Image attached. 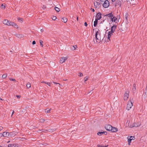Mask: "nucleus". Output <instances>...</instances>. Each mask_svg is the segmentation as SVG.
I'll return each mask as SVG.
<instances>
[{
	"mask_svg": "<svg viewBox=\"0 0 147 147\" xmlns=\"http://www.w3.org/2000/svg\"><path fill=\"white\" fill-rule=\"evenodd\" d=\"M51 109H49V110H47V111H46L47 109H45V112L47 113H50V111H51Z\"/></svg>",
	"mask_w": 147,
	"mask_h": 147,
	"instance_id": "nucleus-37",
	"label": "nucleus"
},
{
	"mask_svg": "<svg viewBox=\"0 0 147 147\" xmlns=\"http://www.w3.org/2000/svg\"><path fill=\"white\" fill-rule=\"evenodd\" d=\"M136 85L135 84H133V88L132 89V91L133 93H134L136 92Z\"/></svg>",
	"mask_w": 147,
	"mask_h": 147,
	"instance_id": "nucleus-18",
	"label": "nucleus"
},
{
	"mask_svg": "<svg viewBox=\"0 0 147 147\" xmlns=\"http://www.w3.org/2000/svg\"><path fill=\"white\" fill-rule=\"evenodd\" d=\"M62 21L64 23H66L67 21V19L66 18L64 17L62 18Z\"/></svg>",
	"mask_w": 147,
	"mask_h": 147,
	"instance_id": "nucleus-19",
	"label": "nucleus"
},
{
	"mask_svg": "<svg viewBox=\"0 0 147 147\" xmlns=\"http://www.w3.org/2000/svg\"><path fill=\"white\" fill-rule=\"evenodd\" d=\"M108 146V145L105 146H102V145H98V147H107Z\"/></svg>",
	"mask_w": 147,
	"mask_h": 147,
	"instance_id": "nucleus-38",
	"label": "nucleus"
},
{
	"mask_svg": "<svg viewBox=\"0 0 147 147\" xmlns=\"http://www.w3.org/2000/svg\"><path fill=\"white\" fill-rule=\"evenodd\" d=\"M103 134L106 135L107 134V133L106 131H103Z\"/></svg>",
	"mask_w": 147,
	"mask_h": 147,
	"instance_id": "nucleus-47",
	"label": "nucleus"
},
{
	"mask_svg": "<svg viewBox=\"0 0 147 147\" xmlns=\"http://www.w3.org/2000/svg\"><path fill=\"white\" fill-rule=\"evenodd\" d=\"M56 18H57L55 16H53L52 17V19L53 20H56Z\"/></svg>",
	"mask_w": 147,
	"mask_h": 147,
	"instance_id": "nucleus-41",
	"label": "nucleus"
},
{
	"mask_svg": "<svg viewBox=\"0 0 147 147\" xmlns=\"http://www.w3.org/2000/svg\"><path fill=\"white\" fill-rule=\"evenodd\" d=\"M67 59V58L66 57L61 58L60 60V63H63V62H65Z\"/></svg>",
	"mask_w": 147,
	"mask_h": 147,
	"instance_id": "nucleus-10",
	"label": "nucleus"
},
{
	"mask_svg": "<svg viewBox=\"0 0 147 147\" xmlns=\"http://www.w3.org/2000/svg\"><path fill=\"white\" fill-rule=\"evenodd\" d=\"M116 27L117 26L116 25H114L113 26L111 27V30L110 31L114 32Z\"/></svg>",
	"mask_w": 147,
	"mask_h": 147,
	"instance_id": "nucleus-8",
	"label": "nucleus"
},
{
	"mask_svg": "<svg viewBox=\"0 0 147 147\" xmlns=\"http://www.w3.org/2000/svg\"><path fill=\"white\" fill-rule=\"evenodd\" d=\"M16 133L14 131L11 133H9V137L14 136L16 134Z\"/></svg>",
	"mask_w": 147,
	"mask_h": 147,
	"instance_id": "nucleus-17",
	"label": "nucleus"
},
{
	"mask_svg": "<svg viewBox=\"0 0 147 147\" xmlns=\"http://www.w3.org/2000/svg\"><path fill=\"white\" fill-rule=\"evenodd\" d=\"M41 130H42V132H46L47 131H48V130L47 129H43Z\"/></svg>",
	"mask_w": 147,
	"mask_h": 147,
	"instance_id": "nucleus-43",
	"label": "nucleus"
},
{
	"mask_svg": "<svg viewBox=\"0 0 147 147\" xmlns=\"http://www.w3.org/2000/svg\"><path fill=\"white\" fill-rule=\"evenodd\" d=\"M144 96H145V97L147 98V87L146 88V90H145V92H144Z\"/></svg>",
	"mask_w": 147,
	"mask_h": 147,
	"instance_id": "nucleus-29",
	"label": "nucleus"
},
{
	"mask_svg": "<svg viewBox=\"0 0 147 147\" xmlns=\"http://www.w3.org/2000/svg\"><path fill=\"white\" fill-rule=\"evenodd\" d=\"M100 34L98 31H97L96 33L95 37L93 41L95 43L99 42L100 41Z\"/></svg>",
	"mask_w": 147,
	"mask_h": 147,
	"instance_id": "nucleus-1",
	"label": "nucleus"
},
{
	"mask_svg": "<svg viewBox=\"0 0 147 147\" xmlns=\"http://www.w3.org/2000/svg\"><path fill=\"white\" fill-rule=\"evenodd\" d=\"M129 92H127L124 94V100H127L129 96Z\"/></svg>",
	"mask_w": 147,
	"mask_h": 147,
	"instance_id": "nucleus-6",
	"label": "nucleus"
},
{
	"mask_svg": "<svg viewBox=\"0 0 147 147\" xmlns=\"http://www.w3.org/2000/svg\"><path fill=\"white\" fill-rule=\"evenodd\" d=\"M115 0H111L113 2H114L115 1Z\"/></svg>",
	"mask_w": 147,
	"mask_h": 147,
	"instance_id": "nucleus-56",
	"label": "nucleus"
},
{
	"mask_svg": "<svg viewBox=\"0 0 147 147\" xmlns=\"http://www.w3.org/2000/svg\"><path fill=\"white\" fill-rule=\"evenodd\" d=\"M106 0H100V1H101V2H104V1H106Z\"/></svg>",
	"mask_w": 147,
	"mask_h": 147,
	"instance_id": "nucleus-55",
	"label": "nucleus"
},
{
	"mask_svg": "<svg viewBox=\"0 0 147 147\" xmlns=\"http://www.w3.org/2000/svg\"><path fill=\"white\" fill-rule=\"evenodd\" d=\"M3 127L1 126H0V131L1 130H2L3 129Z\"/></svg>",
	"mask_w": 147,
	"mask_h": 147,
	"instance_id": "nucleus-48",
	"label": "nucleus"
},
{
	"mask_svg": "<svg viewBox=\"0 0 147 147\" xmlns=\"http://www.w3.org/2000/svg\"><path fill=\"white\" fill-rule=\"evenodd\" d=\"M117 18L114 16L111 18V20L112 22H114L116 23H117V22L116 21L117 20Z\"/></svg>",
	"mask_w": 147,
	"mask_h": 147,
	"instance_id": "nucleus-14",
	"label": "nucleus"
},
{
	"mask_svg": "<svg viewBox=\"0 0 147 147\" xmlns=\"http://www.w3.org/2000/svg\"><path fill=\"white\" fill-rule=\"evenodd\" d=\"M98 19H95V21L94 22V26L96 27L98 23Z\"/></svg>",
	"mask_w": 147,
	"mask_h": 147,
	"instance_id": "nucleus-21",
	"label": "nucleus"
},
{
	"mask_svg": "<svg viewBox=\"0 0 147 147\" xmlns=\"http://www.w3.org/2000/svg\"><path fill=\"white\" fill-rule=\"evenodd\" d=\"M9 142H10V141H8L7 142V143H9Z\"/></svg>",
	"mask_w": 147,
	"mask_h": 147,
	"instance_id": "nucleus-62",
	"label": "nucleus"
},
{
	"mask_svg": "<svg viewBox=\"0 0 147 147\" xmlns=\"http://www.w3.org/2000/svg\"><path fill=\"white\" fill-rule=\"evenodd\" d=\"M18 20L20 21H22L23 20V19L22 18H18Z\"/></svg>",
	"mask_w": 147,
	"mask_h": 147,
	"instance_id": "nucleus-44",
	"label": "nucleus"
},
{
	"mask_svg": "<svg viewBox=\"0 0 147 147\" xmlns=\"http://www.w3.org/2000/svg\"><path fill=\"white\" fill-rule=\"evenodd\" d=\"M8 20L7 19H5L3 21V23L7 25V24H8Z\"/></svg>",
	"mask_w": 147,
	"mask_h": 147,
	"instance_id": "nucleus-25",
	"label": "nucleus"
},
{
	"mask_svg": "<svg viewBox=\"0 0 147 147\" xmlns=\"http://www.w3.org/2000/svg\"><path fill=\"white\" fill-rule=\"evenodd\" d=\"M9 80L13 81V82H15L16 81L15 79H11V78H9Z\"/></svg>",
	"mask_w": 147,
	"mask_h": 147,
	"instance_id": "nucleus-45",
	"label": "nucleus"
},
{
	"mask_svg": "<svg viewBox=\"0 0 147 147\" xmlns=\"http://www.w3.org/2000/svg\"><path fill=\"white\" fill-rule=\"evenodd\" d=\"M113 15L112 13V12L105 15V16L108 17L110 19L112 17H113Z\"/></svg>",
	"mask_w": 147,
	"mask_h": 147,
	"instance_id": "nucleus-13",
	"label": "nucleus"
},
{
	"mask_svg": "<svg viewBox=\"0 0 147 147\" xmlns=\"http://www.w3.org/2000/svg\"><path fill=\"white\" fill-rule=\"evenodd\" d=\"M1 8L2 9H4L5 7V5H4L3 4H2L1 5Z\"/></svg>",
	"mask_w": 147,
	"mask_h": 147,
	"instance_id": "nucleus-34",
	"label": "nucleus"
},
{
	"mask_svg": "<svg viewBox=\"0 0 147 147\" xmlns=\"http://www.w3.org/2000/svg\"><path fill=\"white\" fill-rule=\"evenodd\" d=\"M128 144H129V145H130V143H129V142H128Z\"/></svg>",
	"mask_w": 147,
	"mask_h": 147,
	"instance_id": "nucleus-61",
	"label": "nucleus"
},
{
	"mask_svg": "<svg viewBox=\"0 0 147 147\" xmlns=\"http://www.w3.org/2000/svg\"><path fill=\"white\" fill-rule=\"evenodd\" d=\"M109 5V2L107 0L104 1V2L103 5V7L105 8L108 7Z\"/></svg>",
	"mask_w": 147,
	"mask_h": 147,
	"instance_id": "nucleus-3",
	"label": "nucleus"
},
{
	"mask_svg": "<svg viewBox=\"0 0 147 147\" xmlns=\"http://www.w3.org/2000/svg\"><path fill=\"white\" fill-rule=\"evenodd\" d=\"M84 80L85 81V82L86 81L88 80V77L86 76L84 78Z\"/></svg>",
	"mask_w": 147,
	"mask_h": 147,
	"instance_id": "nucleus-42",
	"label": "nucleus"
},
{
	"mask_svg": "<svg viewBox=\"0 0 147 147\" xmlns=\"http://www.w3.org/2000/svg\"><path fill=\"white\" fill-rule=\"evenodd\" d=\"M97 134L99 136H101L103 134V132H99Z\"/></svg>",
	"mask_w": 147,
	"mask_h": 147,
	"instance_id": "nucleus-33",
	"label": "nucleus"
},
{
	"mask_svg": "<svg viewBox=\"0 0 147 147\" xmlns=\"http://www.w3.org/2000/svg\"><path fill=\"white\" fill-rule=\"evenodd\" d=\"M129 138L131 139L132 140H134V137L132 136H129Z\"/></svg>",
	"mask_w": 147,
	"mask_h": 147,
	"instance_id": "nucleus-39",
	"label": "nucleus"
},
{
	"mask_svg": "<svg viewBox=\"0 0 147 147\" xmlns=\"http://www.w3.org/2000/svg\"><path fill=\"white\" fill-rule=\"evenodd\" d=\"M84 25H85V26H87V22H85L84 23Z\"/></svg>",
	"mask_w": 147,
	"mask_h": 147,
	"instance_id": "nucleus-49",
	"label": "nucleus"
},
{
	"mask_svg": "<svg viewBox=\"0 0 147 147\" xmlns=\"http://www.w3.org/2000/svg\"><path fill=\"white\" fill-rule=\"evenodd\" d=\"M121 0H117L115 3V6H119L120 7L121 5Z\"/></svg>",
	"mask_w": 147,
	"mask_h": 147,
	"instance_id": "nucleus-4",
	"label": "nucleus"
},
{
	"mask_svg": "<svg viewBox=\"0 0 147 147\" xmlns=\"http://www.w3.org/2000/svg\"><path fill=\"white\" fill-rule=\"evenodd\" d=\"M31 86V85L30 83L29 82H28L27 83L26 85V87L27 88H29Z\"/></svg>",
	"mask_w": 147,
	"mask_h": 147,
	"instance_id": "nucleus-28",
	"label": "nucleus"
},
{
	"mask_svg": "<svg viewBox=\"0 0 147 147\" xmlns=\"http://www.w3.org/2000/svg\"><path fill=\"white\" fill-rule=\"evenodd\" d=\"M76 48H77L76 45L71 46V49L72 50H74L76 49Z\"/></svg>",
	"mask_w": 147,
	"mask_h": 147,
	"instance_id": "nucleus-24",
	"label": "nucleus"
},
{
	"mask_svg": "<svg viewBox=\"0 0 147 147\" xmlns=\"http://www.w3.org/2000/svg\"><path fill=\"white\" fill-rule=\"evenodd\" d=\"M127 139H128V142H129V143H131V141L132 140V139L129 138V136H128Z\"/></svg>",
	"mask_w": 147,
	"mask_h": 147,
	"instance_id": "nucleus-36",
	"label": "nucleus"
},
{
	"mask_svg": "<svg viewBox=\"0 0 147 147\" xmlns=\"http://www.w3.org/2000/svg\"><path fill=\"white\" fill-rule=\"evenodd\" d=\"M0 100H2V99L1 98H0Z\"/></svg>",
	"mask_w": 147,
	"mask_h": 147,
	"instance_id": "nucleus-60",
	"label": "nucleus"
},
{
	"mask_svg": "<svg viewBox=\"0 0 147 147\" xmlns=\"http://www.w3.org/2000/svg\"><path fill=\"white\" fill-rule=\"evenodd\" d=\"M117 130L118 129L117 128L112 127V128L111 129V131L112 132H116L117 131Z\"/></svg>",
	"mask_w": 147,
	"mask_h": 147,
	"instance_id": "nucleus-16",
	"label": "nucleus"
},
{
	"mask_svg": "<svg viewBox=\"0 0 147 147\" xmlns=\"http://www.w3.org/2000/svg\"><path fill=\"white\" fill-rule=\"evenodd\" d=\"M32 44L33 45H35L36 44V42L34 40L33 41Z\"/></svg>",
	"mask_w": 147,
	"mask_h": 147,
	"instance_id": "nucleus-46",
	"label": "nucleus"
},
{
	"mask_svg": "<svg viewBox=\"0 0 147 147\" xmlns=\"http://www.w3.org/2000/svg\"><path fill=\"white\" fill-rule=\"evenodd\" d=\"M45 121V119H40V122L41 123H43Z\"/></svg>",
	"mask_w": 147,
	"mask_h": 147,
	"instance_id": "nucleus-32",
	"label": "nucleus"
},
{
	"mask_svg": "<svg viewBox=\"0 0 147 147\" xmlns=\"http://www.w3.org/2000/svg\"><path fill=\"white\" fill-rule=\"evenodd\" d=\"M53 83L54 84H59V85H60V84H59V83H57V82H53Z\"/></svg>",
	"mask_w": 147,
	"mask_h": 147,
	"instance_id": "nucleus-51",
	"label": "nucleus"
},
{
	"mask_svg": "<svg viewBox=\"0 0 147 147\" xmlns=\"http://www.w3.org/2000/svg\"><path fill=\"white\" fill-rule=\"evenodd\" d=\"M19 145L16 143L10 144L8 145V147H19Z\"/></svg>",
	"mask_w": 147,
	"mask_h": 147,
	"instance_id": "nucleus-5",
	"label": "nucleus"
},
{
	"mask_svg": "<svg viewBox=\"0 0 147 147\" xmlns=\"http://www.w3.org/2000/svg\"><path fill=\"white\" fill-rule=\"evenodd\" d=\"M78 75L80 77H82L83 76V74L82 73H79L78 74Z\"/></svg>",
	"mask_w": 147,
	"mask_h": 147,
	"instance_id": "nucleus-40",
	"label": "nucleus"
},
{
	"mask_svg": "<svg viewBox=\"0 0 147 147\" xmlns=\"http://www.w3.org/2000/svg\"><path fill=\"white\" fill-rule=\"evenodd\" d=\"M40 46L42 47L43 46V44H42V43H43V42L42 41V40H40Z\"/></svg>",
	"mask_w": 147,
	"mask_h": 147,
	"instance_id": "nucleus-35",
	"label": "nucleus"
},
{
	"mask_svg": "<svg viewBox=\"0 0 147 147\" xmlns=\"http://www.w3.org/2000/svg\"><path fill=\"white\" fill-rule=\"evenodd\" d=\"M55 9L57 12H59L60 11V9L57 7H55Z\"/></svg>",
	"mask_w": 147,
	"mask_h": 147,
	"instance_id": "nucleus-30",
	"label": "nucleus"
},
{
	"mask_svg": "<svg viewBox=\"0 0 147 147\" xmlns=\"http://www.w3.org/2000/svg\"><path fill=\"white\" fill-rule=\"evenodd\" d=\"M14 113V111L13 110L12 113V115H11V116H12V115H13Z\"/></svg>",
	"mask_w": 147,
	"mask_h": 147,
	"instance_id": "nucleus-52",
	"label": "nucleus"
},
{
	"mask_svg": "<svg viewBox=\"0 0 147 147\" xmlns=\"http://www.w3.org/2000/svg\"><path fill=\"white\" fill-rule=\"evenodd\" d=\"M114 33V32L111 31H109V32L107 36L109 40H110V38L113 35Z\"/></svg>",
	"mask_w": 147,
	"mask_h": 147,
	"instance_id": "nucleus-11",
	"label": "nucleus"
},
{
	"mask_svg": "<svg viewBox=\"0 0 147 147\" xmlns=\"http://www.w3.org/2000/svg\"><path fill=\"white\" fill-rule=\"evenodd\" d=\"M41 83H45L47 85H48V86H50L51 84L50 83L47 82H45L44 81H42L41 82Z\"/></svg>",
	"mask_w": 147,
	"mask_h": 147,
	"instance_id": "nucleus-23",
	"label": "nucleus"
},
{
	"mask_svg": "<svg viewBox=\"0 0 147 147\" xmlns=\"http://www.w3.org/2000/svg\"><path fill=\"white\" fill-rule=\"evenodd\" d=\"M91 9L92 10V11L93 12H94L95 11V10H94V9H92V8H91Z\"/></svg>",
	"mask_w": 147,
	"mask_h": 147,
	"instance_id": "nucleus-54",
	"label": "nucleus"
},
{
	"mask_svg": "<svg viewBox=\"0 0 147 147\" xmlns=\"http://www.w3.org/2000/svg\"><path fill=\"white\" fill-rule=\"evenodd\" d=\"M133 101L130 100L128 102L127 106L126 107V109L127 110H129L131 109L133 106Z\"/></svg>",
	"mask_w": 147,
	"mask_h": 147,
	"instance_id": "nucleus-2",
	"label": "nucleus"
},
{
	"mask_svg": "<svg viewBox=\"0 0 147 147\" xmlns=\"http://www.w3.org/2000/svg\"><path fill=\"white\" fill-rule=\"evenodd\" d=\"M96 19H98V20H100L101 18V13L100 12H99L96 15Z\"/></svg>",
	"mask_w": 147,
	"mask_h": 147,
	"instance_id": "nucleus-9",
	"label": "nucleus"
},
{
	"mask_svg": "<svg viewBox=\"0 0 147 147\" xmlns=\"http://www.w3.org/2000/svg\"><path fill=\"white\" fill-rule=\"evenodd\" d=\"M0 135H1V136L3 135V134L2 133H0Z\"/></svg>",
	"mask_w": 147,
	"mask_h": 147,
	"instance_id": "nucleus-59",
	"label": "nucleus"
},
{
	"mask_svg": "<svg viewBox=\"0 0 147 147\" xmlns=\"http://www.w3.org/2000/svg\"><path fill=\"white\" fill-rule=\"evenodd\" d=\"M16 96L18 98H20V96H19V95H17Z\"/></svg>",
	"mask_w": 147,
	"mask_h": 147,
	"instance_id": "nucleus-53",
	"label": "nucleus"
},
{
	"mask_svg": "<svg viewBox=\"0 0 147 147\" xmlns=\"http://www.w3.org/2000/svg\"><path fill=\"white\" fill-rule=\"evenodd\" d=\"M40 31L41 32H42L43 31V30L42 29H41L40 30Z\"/></svg>",
	"mask_w": 147,
	"mask_h": 147,
	"instance_id": "nucleus-57",
	"label": "nucleus"
},
{
	"mask_svg": "<svg viewBox=\"0 0 147 147\" xmlns=\"http://www.w3.org/2000/svg\"><path fill=\"white\" fill-rule=\"evenodd\" d=\"M0 147H3L2 146H0Z\"/></svg>",
	"mask_w": 147,
	"mask_h": 147,
	"instance_id": "nucleus-63",
	"label": "nucleus"
},
{
	"mask_svg": "<svg viewBox=\"0 0 147 147\" xmlns=\"http://www.w3.org/2000/svg\"><path fill=\"white\" fill-rule=\"evenodd\" d=\"M7 76V74H4L2 76V77L3 79L5 78Z\"/></svg>",
	"mask_w": 147,
	"mask_h": 147,
	"instance_id": "nucleus-31",
	"label": "nucleus"
},
{
	"mask_svg": "<svg viewBox=\"0 0 147 147\" xmlns=\"http://www.w3.org/2000/svg\"><path fill=\"white\" fill-rule=\"evenodd\" d=\"M105 129L109 131H111L112 128V126L110 125H107L105 126Z\"/></svg>",
	"mask_w": 147,
	"mask_h": 147,
	"instance_id": "nucleus-7",
	"label": "nucleus"
},
{
	"mask_svg": "<svg viewBox=\"0 0 147 147\" xmlns=\"http://www.w3.org/2000/svg\"><path fill=\"white\" fill-rule=\"evenodd\" d=\"M15 36H16L17 37L19 38H21L23 37V35L21 34H15Z\"/></svg>",
	"mask_w": 147,
	"mask_h": 147,
	"instance_id": "nucleus-15",
	"label": "nucleus"
},
{
	"mask_svg": "<svg viewBox=\"0 0 147 147\" xmlns=\"http://www.w3.org/2000/svg\"><path fill=\"white\" fill-rule=\"evenodd\" d=\"M12 26L16 28H18V25L15 23L13 22L12 23Z\"/></svg>",
	"mask_w": 147,
	"mask_h": 147,
	"instance_id": "nucleus-22",
	"label": "nucleus"
},
{
	"mask_svg": "<svg viewBox=\"0 0 147 147\" xmlns=\"http://www.w3.org/2000/svg\"><path fill=\"white\" fill-rule=\"evenodd\" d=\"M77 21H78V16H77Z\"/></svg>",
	"mask_w": 147,
	"mask_h": 147,
	"instance_id": "nucleus-58",
	"label": "nucleus"
},
{
	"mask_svg": "<svg viewBox=\"0 0 147 147\" xmlns=\"http://www.w3.org/2000/svg\"><path fill=\"white\" fill-rule=\"evenodd\" d=\"M13 22H12L10 21H9L8 22V24H7V25L8 26H12V23H13Z\"/></svg>",
	"mask_w": 147,
	"mask_h": 147,
	"instance_id": "nucleus-26",
	"label": "nucleus"
},
{
	"mask_svg": "<svg viewBox=\"0 0 147 147\" xmlns=\"http://www.w3.org/2000/svg\"><path fill=\"white\" fill-rule=\"evenodd\" d=\"M3 136L5 137H9V133L8 132H4L3 133Z\"/></svg>",
	"mask_w": 147,
	"mask_h": 147,
	"instance_id": "nucleus-12",
	"label": "nucleus"
},
{
	"mask_svg": "<svg viewBox=\"0 0 147 147\" xmlns=\"http://www.w3.org/2000/svg\"><path fill=\"white\" fill-rule=\"evenodd\" d=\"M56 130V129L55 128H52V129H49L48 130V131L52 132Z\"/></svg>",
	"mask_w": 147,
	"mask_h": 147,
	"instance_id": "nucleus-20",
	"label": "nucleus"
},
{
	"mask_svg": "<svg viewBox=\"0 0 147 147\" xmlns=\"http://www.w3.org/2000/svg\"><path fill=\"white\" fill-rule=\"evenodd\" d=\"M127 17H128V15L127 14H126V15H125V18L126 19L127 18Z\"/></svg>",
	"mask_w": 147,
	"mask_h": 147,
	"instance_id": "nucleus-50",
	"label": "nucleus"
},
{
	"mask_svg": "<svg viewBox=\"0 0 147 147\" xmlns=\"http://www.w3.org/2000/svg\"><path fill=\"white\" fill-rule=\"evenodd\" d=\"M99 5L100 3L98 2H96V3H94V5L96 7H97L98 6H99Z\"/></svg>",
	"mask_w": 147,
	"mask_h": 147,
	"instance_id": "nucleus-27",
	"label": "nucleus"
}]
</instances>
